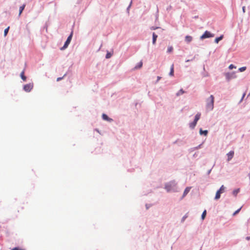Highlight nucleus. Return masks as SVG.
<instances>
[{
  "mask_svg": "<svg viewBox=\"0 0 250 250\" xmlns=\"http://www.w3.org/2000/svg\"><path fill=\"white\" fill-rule=\"evenodd\" d=\"M214 105V97L213 95H210L209 98L207 100L206 107L208 110H211L213 108Z\"/></svg>",
  "mask_w": 250,
  "mask_h": 250,
  "instance_id": "nucleus-1",
  "label": "nucleus"
},
{
  "mask_svg": "<svg viewBox=\"0 0 250 250\" xmlns=\"http://www.w3.org/2000/svg\"><path fill=\"white\" fill-rule=\"evenodd\" d=\"M72 35L73 32H71L70 35L68 36L66 42H65L64 45L61 48V50H64L67 47L71 41Z\"/></svg>",
  "mask_w": 250,
  "mask_h": 250,
  "instance_id": "nucleus-2",
  "label": "nucleus"
},
{
  "mask_svg": "<svg viewBox=\"0 0 250 250\" xmlns=\"http://www.w3.org/2000/svg\"><path fill=\"white\" fill-rule=\"evenodd\" d=\"M214 34L211 33L210 32L208 31H206L200 37V39L202 40L205 39L206 38H208L211 37H213Z\"/></svg>",
  "mask_w": 250,
  "mask_h": 250,
  "instance_id": "nucleus-3",
  "label": "nucleus"
},
{
  "mask_svg": "<svg viewBox=\"0 0 250 250\" xmlns=\"http://www.w3.org/2000/svg\"><path fill=\"white\" fill-rule=\"evenodd\" d=\"M33 87V83H28L25 84L23 87V89L26 92H30Z\"/></svg>",
  "mask_w": 250,
  "mask_h": 250,
  "instance_id": "nucleus-4",
  "label": "nucleus"
},
{
  "mask_svg": "<svg viewBox=\"0 0 250 250\" xmlns=\"http://www.w3.org/2000/svg\"><path fill=\"white\" fill-rule=\"evenodd\" d=\"M174 185V183H169L165 185V188L167 191L171 190L172 187Z\"/></svg>",
  "mask_w": 250,
  "mask_h": 250,
  "instance_id": "nucleus-5",
  "label": "nucleus"
},
{
  "mask_svg": "<svg viewBox=\"0 0 250 250\" xmlns=\"http://www.w3.org/2000/svg\"><path fill=\"white\" fill-rule=\"evenodd\" d=\"M234 152L233 151H230L227 154L228 159L227 161L229 162L232 159L233 157Z\"/></svg>",
  "mask_w": 250,
  "mask_h": 250,
  "instance_id": "nucleus-6",
  "label": "nucleus"
},
{
  "mask_svg": "<svg viewBox=\"0 0 250 250\" xmlns=\"http://www.w3.org/2000/svg\"><path fill=\"white\" fill-rule=\"evenodd\" d=\"M152 43L153 44H155L158 36L154 32H153L152 34Z\"/></svg>",
  "mask_w": 250,
  "mask_h": 250,
  "instance_id": "nucleus-7",
  "label": "nucleus"
},
{
  "mask_svg": "<svg viewBox=\"0 0 250 250\" xmlns=\"http://www.w3.org/2000/svg\"><path fill=\"white\" fill-rule=\"evenodd\" d=\"M190 188H191L190 187H187V188H186L185 189L184 192L183 193V195L182 198L184 197L185 196H186L187 195V194L190 191Z\"/></svg>",
  "mask_w": 250,
  "mask_h": 250,
  "instance_id": "nucleus-8",
  "label": "nucleus"
},
{
  "mask_svg": "<svg viewBox=\"0 0 250 250\" xmlns=\"http://www.w3.org/2000/svg\"><path fill=\"white\" fill-rule=\"evenodd\" d=\"M102 118L104 120L107 121H111L112 120L110 118H109L106 114H103L102 115Z\"/></svg>",
  "mask_w": 250,
  "mask_h": 250,
  "instance_id": "nucleus-9",
  "label": "nucleus"
},
{
  "mask_svg": "<svg viewBox=\"0 0 250 250\" xmlns=\"http://www.w3.org/2000/svg\"><path fill=\"white\" fill-rule=\"evenodd\" d=\"M192 40V37L190 36H187L185 37V41L189 43Z\"/></svg>",
  "mask_w": 250,
  "mask_h": 250,
  "instance_id": "nucleus-10",
  "label": "nucleus"
},
{
  "mask_svg": "<svg viewBox=\"0 0 250 250\" xmlns=\"http://www.w3.org/2000/svg\"><path fill=\"white\" fill-rule=\"evenodd\" d=\"M200 135H204L205 136H207L208 133V131L207 130H203L202 129H200Z\"/></svg>",
  "mask_w": 250,
  "mask_h": 250,
  "instance_id": "nucleus-11",
  "label": "nucleus"
},
{
  "mask_svg": "<svg viewBox=\"0 0 250 250\" xmlns=\"http://www.w3.org/2000/svg\"><path fill=\"white\" fill-rule=\"evenodd\" d=\"M169 75L173 76L174 75V65L172 64L170 67V71L169 72Z\"/></svg>",
  "mask_w": 250,
  "mask_h": 250,
  "instance_id": "nucleus-12",
  "label": "nucleus"
},
{
  "mask_svg": "<svg viewBox=\"0 0 250 250\" xmlns=\"http://www.w3.org/2000/svg\"><path fill=\"white\" fill-rule=\"evenodd\" d=\"M200 117H201V113H198L196 115H195V119H194V121L196 122H197L199 120V119L200 118Z\"/></svg>",
  "mask_w": 250,
  "mask_h": 250,
  "instance_id": "nucleus-13",
  "label": "nucleus"
},
{
  "mask_svg": "<svg viewBox=\"0 0 250 250\" xmlns=\"http://www.w3.org/2000/svg\"><path fill=\"white\" fill-rule=\"evenodd\" d=\"M25 6V4H23L22 6H20V9H19V15H21V14L23 10H24Z\"/></svg>",
  "mask_w": 250,
  "mask_h": 250,
  "instance_id": "nucleus-14",
  "label": "nucleus"
},
{
  "mask_svg": "<svg viewBox=\"0 0 250 250\" xmlns=\"http://www.w3.org/2000/svg\"><path fill=\"white\" fill-rule=\"evenodd\" d=\"M223 38V35H221V36H220L219 37H217L215 39V42L216 43H218V42L221 41V40H222Z\"/></svg>",
  "mask_w": 250,
  "mask_h": 250,
  "instance_id": "nucleus-15",
  "label": "nucleus"
},
{
  "mask_svg": "<svg viewBox=\"0 0 250 250\" xmlns=\"http://www.w3.org/2000/svg\"><path fill=\"white\" fill-rule=\"evenodd\" d=\"M221 193L220 192V191H219L218 190L216 192L215 197V200H218L220 198Z\"/></svg>",
  "mask_w": 250,
  "mask_h": 250,
  "instance_id": "nucleus-16",
  "label": "nucleus"
},
{
  "mask_svg": "<svg viewBox=\"0 0 250 250\" xmlns=\"http://www.w3.org/2000/svg\"><path fill=\"white\" fill-rule=\"evenodd\" d=\"M143 62L141 61L135 67V69H139L142 67Z\"/></svg>",
  "mask_w": 250,
  "mask_h": 250,
  "instance_id": "nucleus-17",
  "label": "nucleus"
},
{
  "mask_svg": "<svg viewBox=\"0 0 250 250\" xmlns=\"http://www.w3.org/2000/svg\"><path fill=\"white\" fill-rule=\"evenodd\" d=\"M196 124H197V122H195V121H193L192 123H190L189 124V126L190 127H191V128H194V127L196 126Z\"/></svg>",
  "mask_w": 250,
  "mask_h": 250,
  "instance_id": "nucleus-18",
  "label": "nucleus"
},
{
  "mask_svg": "<svg viewBox=\"0 0 250 250\" xmlns=\"http://www.w3.org/2000/svg\"><path fill=\"white\" fill-rule=\"evenodd\" d=\"M24 71H22L21 73V78L23 80V81H25L26 80V77L24 76Z\"/></svg>",
  "mask_w": 250,
  "mask_h": 250,
  "instance_id": "nucleus-19",
  "label": "nucleus"
},
{
  "mask_svg": "<svg viewBox=\"0 0 250 250\" xmlns=\"http://www.w3.org/2000/svg\"><path fill=\"white\" fill-rule=\"evenodd\" d=\"M173 48L172 46H169L167 48V53H171L173 51Z\"/></svg>",
  "mask_w": 250,
  "mask_h": 250,
  "instance_id": "nucleus-20",
  "label": "nucleus"
},
{
  "mask_svg": "<svg viewBox=\"0 0 250 250\" xmlns=\"http://www.w3.org/2000/svg\"><path fill=\"white\" fill-rule=\"evenodd\" d=\"M225 187H224L223 185H222V186L220 187V189L218 190V191H220V192H221V193H223V192H224V191H225Z\"/></svg>",
  "mask_w": 250,
  "mask_h": 250,
  "instance_id": "nucleus-21",
  "label": "nucleus"
},
{
  "mask_svg": "<svg viewBox=\"0 0 250 250\" xmlns=\"http://www.w3.org/2000/svg\"><path fill=\"white\" fill-rule=\"evenodd\" d=\"M184 93H185V91L182 89H181L178 92V93L176 94V95H177V96H179V95H182Z\"/></svg>",
  "mask_w": 250,
  "mask_h": 250,
  "instance_id": "nucleus-22",
  "label": "nucleus"
},
{
  "mask_svg": "<svg viewBox=\"0 0 250 250\" xmlns=\"http://www.w3.org/2000/svg\"><path fill=\"white\" fill-rule=\"evenodd\" d=\"M9 26H8L7 28H6L4 31V37H6L7 36V34L8 32L9 29Z\"/></svg>",
  "mask_w": 250,
  "mask_h": 250,
  "instance_id": "nucleus-23",
  "label": "nucleus"
},
{
  "mask_svg": "<svg viewBox=\"0 0 250 250\" xmlns=\"http://www.w3.org/2000/svg\"><path fill=\"white\" fill-rule=\"evenodd\" d=\"M206 214H207V212H206V210H205L202 213V219H204L206 215Z\"/></svg>",
  "mask_w": 250,
  "mask_h": 250,
  "instance_id": "nucleus-24",
  "label": "nucleus"
},
{
  "mask_svg": "<svg viewBox=\"0 0 250 250\" xmlns=\"http://www.w3.org/2000/svg\"><path fill=\"white\" fill-rule=\"evenodd\" d=\"M239 189H235L233 191V194L234 195V196H236L237 193L239 192Z\"/></svg>",
  "mask_w": 250,
  "mask_h": 250,
  "instance_id": "nucleus-25",
  "label": "nucleus"
},
{
  "mask_svg": "<svg viewBox=\"0 0 250 250\" xmlns=\"http://www.w3.org/2000/svg\"><path fill=\"white\" fill-rule=\"evenodd\" d=\"M246 67H242L239 68V70L240 72H243V71H244L246 70Z\"/></svg>",
  "mask_w": 250,
  "mask_h": 250,
  "instance_id": "nucleus-26",
  "label": "nucleus"
},
{
  "mask_svg": "<svg viewBox=\"0 0 250 250\" xmlns=\"http://www.w3.org/2000/svg\"><path fill=\"white\" fill-rule=\"evenodd\" d=\"M226 76L228 80H229L231 78V76H230V74L229 73L226 74Z\"/></svg>",
  "mask_w": 250,
  "mask_h": 250,
  "instance_id": "nucleus-27",
  "label": "nucleus"
},
{
  "mask_svg": "<svg viewBox=\"0 0 250 250\" xmlns=\"http://www.w3.org/2000/svg\"><path fill=\"white\" fill-rule=\"evenodd\" d=\"M12 250H24V249H21L19 247H15L12 249Z\"/></svg>",
  "mask_w": 250,
  "mask_h": 250,
  "instance_id": "nucleus-28",
  "label": "nucleus"
},
{
  "mask_svg": "<svg viewBox=\"0 0 250 250\" xmlns=\"http://www.w3.org/2000/svg\"><path fill=\"white\" fill-rule=\"evenodd\" d=\"M241 208H239L238 209H237V210H236L234 213H233V215H235V214H236L237 213H238L240 210H241Z\"/></svg>",
  "mask_w": 250,
  "mask_h": 250,
  "instance_id": "nucleus-29",
  "label": "nucleus"
},
{
  "mask_svg": "<svg viewBox=\"0 0 250 250\" xmlns=\"http://www.w3.org/2000/svg\"><path fill=\"white\" fill-rule=\"evenodd\" d=\"M187 217H188V215L187 214L185 215L184 216H183V217L182 219V222H184Z\"/></svg>",
  "mask_w": 250,
  "mask_h": 250,
  "instance_id": "nucleus-30",
  "label": "nucleus"
},
{
  "mask_svg": "<svg viewBox=\"0 0 250 250\" xmlns=\"http://www.w3.org/2000/svg\"><path fill=\"white\" fill-rule=\"evenodd\" d=\"M236 68V67L235 66H234L233 64H230L229 66V68L230 69H232V68Z\"/></svg>",
  "mask_w": 250,
  "mask_h": 250,
  "instance_id": "nucleus-31",
  "label": "nucleus"
},
{
  "mask_svg": "<svg viewBox=\"0 0 250 250\" xmlns=\"http://www.w3.org/2000/svg\"><path fill=\"white\" fill-rule=\"evenodd\" d=\"M111 55L109 53H107V54L106 55V58H109L111 57Z\"/></svg>",
  "mask_w": 250,
  "mask_h": 250,
  "instance_id": "nucleus-32",
  "label": "nucleus"
},
{
  "mask_svg": "<svg viewBox=\"0 0 250 250\" xmlns=\"http://www.w3.org/2000/svg\"><path fill=\"white\" fill-rule=\"evenodd\" d=\"M62 78H61V77L58 78L57 79V81H59L60 80H62Z\"/></svg>",
  "mask_w": 250,
  "mask_h": 250,
  "instance_id": "nucleus-33",
  "label": "nucleus"
},
{
  "mask_svg": "<svg viewBox=\"0 0 250 250\" xmlns=\"http://www.w3.org/2000/svg\"><path fill=\"white\" fill-rule=\"evenodd\" d=\"M242 9H243V12L245 13V7L243 6Z\"/></svg>",
  "mask_w": 250,
  "mask_h": 250,
  "instance_id": "nucleus-34",
  "label": "nucleus"
},
{
  "mask_svg": "<svg viewBox=\"0 0 250 250\" xmlns=\"http://www.w3.org/2000/svg\"><path fill=\"white\" fill-rule=\"evenodd\" d=\"M161 79V77L159 76L157 77V81H159Z\"/></svg>",
  "mask_w": 250,
  "mask_h": 250,
  "instance_id": "nucleus-35",
  "label": "nucleus"
},
{
  "mask_svg": "<svg viewBox=\"0 0 250 250\" xmlns=\"http://www.w3.org/2000/svg\"><path fill=\"white\" fill-rule=\"evenodd\" d=\"M245 95H246V93H244L243 95L242 99L244 98V97L245 96Z\"/></svg>",
  "mask_w": 250,
  "mask_h": 250,
  "instance_id": "nucleus-36",
  "label": "nucleus"
},
{
  "mask_svg": "<svg viewBox=\"0 0 250 250\" xmlns=\"http://www.w3.org/2000/svg\"><path fill=\"white\" fill-rule=\"evenodd\" d=\"M151 29L154 30V29H155V28L153 27L151 28Z\"/></svg>",
  "mask_w": 250,
  "mask_h": 250,
  "instance_id": "nucleus-37",
  "label": "nucleus"
},
{
  "mask_svg": "<svg viewBox=\"0 0 250 250\" xmlns=\"http://www.w3.org/2000/svg\"><path fill=\"white\" fill-rule=\"evenodd\" d=\"M250 239V237H247V239L249 240Z\"/></svg>",
  "mask_w": 250,
  "mask_h": 250,
  "instance_id": "nucleus-38",
  "label": "nucleus"
},
{
  "mask_svg": "<svg viewBox=\"0 0 250 250\" xmlns=\"http://www.w3.org/2000/svg\"><path fill=\"white\" fill-rule=\"evenodd\" d=\"M250 96V92L249 93V94H248V96Z\"/></svg>",
  "mask_w": 250,
  "mask_h": 250,
  "instance_id": "nucleus-39",
  "label": "nucleus"
}]
</instances>
